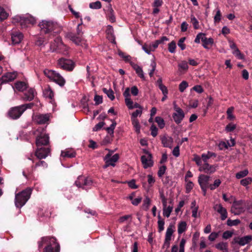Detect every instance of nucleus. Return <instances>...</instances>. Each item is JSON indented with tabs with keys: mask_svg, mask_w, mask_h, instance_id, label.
<instances>
[{
	"mask_svg": "<svg viewBox=\"0 0 252 252\" xmlns=\"http://www.w3.org/2000/svg\"><path fill=\"white\" fill-rule=\"evenodd\" d=\"M32 189L28 188L16 194L15 204L17 208L23 207L30 198Z\"/></svg>",
	"mask_w": 252,
	"mask_h": 252,
	"instance_id": "obj_1",
	"label": "nucleus"
},
{
	"mask_svg": "<svg viewBox=\"0 0 252 252\" xmlns=\"http://www.w3.org/2000/svg\"><path fill=\"white\" fill-rule=\"evenodd\" d=\"M38 26L42 33L47 34L59 28L57 23L51 20H42L38 24Z\"/></svg>",
	"mask_w": 252,
	"mask_h": 252,
	"instance_id": "obj_2",
	"label": "nucleus"
},
{
	"mask_svg": "<svg viewBox=\"0 0 252 252\" xmlns=\"http://www.w3.org/2000/svg\"><path fill=\"white\" fill-rule=\"evenodd\" d=\"M13 21L20 23L22 28L28 27L30 25H33L36 23L34 17L30 15H16L13 18Z\"/></svg>",
	"mask_w": 252,
	"mask_h": 252,
	"instance_id": "obj_3",
	"label": "nucleus"
},
{
	"mask_svg": "<svg viewBox=\"0 0 252 252\" xmlns=\"http://www.w3.org/2000/svg\"><path fill=\"white\" fill-rule=\"evenodd\" d=\"M43 72L46 77L58 84L60 86H64L65 81L59 73L54 70L47 69H45Z\"/></svg>",
	"mask_w": 252,
	"mask_h": 252,
	"instance_id": "obj_4",
	"label": "nucleus"
},
{
	"mask_svg": "<svg viewBox=\"0 0 252 252\" xmlns=\"http://www.w3.org/2000/svg\"><path fill=\"white\" fill-rule=\"evenodd\" d=\"M246 208V203L245 200H240L233 201L231 208V212L235 215H239L244 213Z\"/></svg>",
	"mask_w": 252,
	"mask_h": 252,
	"instance_id": "obj_5",
	"label": "nucleus"
},
{
	"mask_svg": "<svg viewBox=\"0 0 252 252\" xmlns=\"http://www.w3.org/2000/svg\"><path fill=\"white\" fill-rule=\"evenodd\" d=\"M58 67L63 70L71 71L75 66V63L71 60L65 58H61L58 60Z\"/></svg>",
	"mask_w": 252,
	"mask_h": 252,
	"instance_id": "obj_6",
	"label": "nucleus"
},
{
	"mask_svg": "<svg viewBox=\"0 0 252 252\" xmlns=\"http://www.w3.org/2000/svg\"><path fill=\"white\" fill-rule=\"evenodd\" d=\"M75 184L79 188L87 189L92 186L93 181L90 178H86L83 176H80L75 181Z\"/></svg>",
	"mask_w": 252,
	"mask_h": 252,
	"instance_id": "obj_7",
	"label": "nucleus"
},
{
	"mask_svg": "<svg viewBox=\"0 0 252 252\" xmlns=\"http://www.w3.org/2000/svg\"><path fill=\"white\" fill-rule=\"evenodd\" d=\"M111 155V153H109L104 157L105 164L103 166V168H107L109 166L114 167L116 165L115 163L119 160V155L118 154H115L113 156Z\"/></svg>",
	"mask_w": 252,
	"mask_h": 252,
	"instance_id": "obj_8",
	"label": "nucleus"
},
{
	"mask_svg": "<svg viewBox=\"0 0 252 252\" xmlns=\"http://www.w3.org/2000/svg\"><path fill=\"white\" fill-rule=\"evenodd\" d=\"M23 110L20 105L11 108L7 112V116L13 120L19 118L23 113Z\"/></svg>",
	"mask_w": 252,
	"mask_h": 252,
	"instance_id": "obj_9",
	"label": "nucleus"
},
{
	"mask_svg": "<svg viewBox=\"0 0 252 252\" xmlns=\"http://www.w3.org/2000/svg\"><path fill=\"white\" fill-rule=\"evenodd\" d=\"M174 109L175 112L172 115L173 118L177 124H179L184 118L185 113L183 110L176 104H174Z\"/></svg>",
	"mask_w": 252,
	"mask_h": 252,
	"instance_id": "obj_10",
	"label": "nucleus"
},
{
	"mask_svg": "<svg viewBox=\"0 0 252 252\" xmlns=\"http://www.w3.org/2000/svg\"><path fill=\"white\" fill-rule=\"evenodd\" d=\"M144 153L148 155L147 157L146 156H142L141 157V162L143 165V167L145 169H147L148 167H151L153 166L154 162L152 160L153 156L148 151H144Z\"/></svg>",
	"mask_w": 252,
	"mask_h": 252,
	"instance_id": "obj_11",
	"label": "nucleus"
},
{
	"mask_svg": "<svg viewBox=\"0 0 252 252\" xmlns=\"http://www.w3.org/2000/svg\"><path fill=\"white\" fill-rule=\"evenodd\" d=\"M50 152L49 148L37 147L35 152V156L39 159H44L48 157Z\"/></svg>",
	"mask_w": 252,
	"mask_h": 252,
	"instance_id": "obj_12",
	"label": "nucleus"
},
{
	"mask_svg": "<svg viewBox=\"0 0 252 252\" xmlns=\"http://www.w3.org/2000/svg\"><path fill=\"white\" fill-rule=\"evenodd\" d=\"M49 143V135L46 133H41L36 138L35 144L37 147L47 145Z\"/></svg>",
	"mask_w": 252,
	"mask_h": 252,
	"instance_id": "obj_13",
	"label": "nucleus"
},
{
	"mask_svg": "<svg viewBox=\"0 0 252 252\" xmlns=\"http://www.w3.org/2000/svg\"><path fill=\"white\" fill-rule=\"evenodd\" d=\"M252 240V236L251 235H247L244 237H235L232 242V244H238L241 246H244L249 244Z\"/></svg>",
	"mask_w": 252,
	"mask_h": 252,
	"instance_id": "obj_14",
	"label": "nucleus"
},
{
	"mask_svg": "<svg viewBox=\"0 0 252 252\" xmlns=\"http://www.w3.org/2000/svg\"><path fill=\"white\" fill-rule=\"evenodd\" d=\"M17 73L16 72H7L0 78V85L3 83L11 82L16 78Z\"/></svg>",
	"mask_w": 252,
	"mask_h": 252,
	"instance_id": "obj_15",
	"label": "nucleus"
},
{
	"mask_svg": "<svg viewBox=\"0 0 252 252\" xmlns=\"http://www.w3.org/2000/svg\"><path fill=\"white\" fill-rule=\"evenodd\" d=\"M50 115V114H39L35 116V122L39 125L46 124L49 121Z\"/></svg>",
	"mask_w": 252,
	"mask_h": 252,
	"instance_id": "obj_16",
	"label": "nucleus"
},
{
	"mask_svg": "<svg viewBox=\"0 0 252 252\" xmlns=\"http://www.w3.org/2000/svg\"><path fill=\"white\" fill-rule=\"evenodd\" d=\"M198 170L200 172L212 174L216 170V166L214 165H210L208 163H204L202 166L199 167Z\"/></svg>",
	"mask_w": 252,
	"mask_h": 252,
	"instance_id": "obj_17",
	"label": "nucleus"
},
{
	"mask_svg": "<svg viewBox=\"0 0 252 252\" xmlns=\"http://www.w3.org/2000/svg\"><path fill=\"white\" fill-rule=\"evenodd\" d=\"M214 209L220 215V218L222 220H225L227 218V212L225 208L222 207L221 204H216Z\"/></svg>",
	"mask_w": 252,
	"mask_h": 252,
	"instance_id": "obj_18",
	"label": "nucleus"
},
{
	"mask_svg": "<svg viewBox=\"0 0 252 252\" xmlns=\"http://www.w3.org/2000/svg\"><path fill=\"white\" fill-rule=\"evenodd\" d=\"M66 37L77 45H79L82 40V37L75 33L69 32L66 34Z\"/></svg>",
	"mask_w": 252,
	"mask_h": 252,
	"instance_id": "obj_19",
	"label": "nucleus"
},
{
	"mask_svg": "<svg viewBox=\"0 0 252 252\" xmlns=\"http://www.w3.org/2000/svg\"><path fill=\"white\" fill-rule=\"evenodd\" d=\"M56 238L53 237H43L41 238V241L38 242V248L41 249L45 244L48 245V244H51V242L56 243Z\"/></svg>",
	"mask_w": 252,
	"mask_h": 252,
	"instance_id": "obj_20",
	"label": "nucleus"
},
{
	"mask_svg": "<svg viewBox=\"0 0 252 252\" xmlns=\"http://www.w3.org/2000/svg\"><path fill=\"white\" fill-rule=\"evenodd\" d=\"M11 40L13 44H19L23 38V34L20 32H13L11 34Z\"/></svg>",
	"mask_w": 252,
	"mask_h": 252,
	"instance_id": "obj_21",
	"label": "nucleus"
},
{
	"mask_svg": "<svg viewBox=\"0 0 252 252\" xmlns=\"http://www.w3.org/2000/svg\"><path fill=\"white\" fill-rule=\"evenodd\" d=\"M35 90L31 88L24 94L22 99L24 101H32L35 95Z\"/></svg>",
	"mask_w": 252,
	"mask_h": 252,
	"instance_id": "obj_22",
	"label": "nucleus"
},
{
	"mask_svg": "<svg viewBox=\"0 0 252 252\" xmlns=\"http://www.w3.org/2000/svg\"><path fill=\"white\" fill-rule=\"evenodd\" d=\"M76 153L72 149H66L62 151L61 156L63 158H72L76 157Z\"/></svg>",
	"mask_w": 252,
	"mask_h": 252,
	"instance_id": "obj_23",
	"label": "nucleus"
},
{
	"mask_svg": "<svg viewBox=\"0 0 252 252\" xmlns=\"http://www.w3.org/2000/svg\"><path fill=\"white\" fill-rule=\"evenodd\" d=\"M169 39L166 36H162L160 39L155 40L154 42L150 44V48L152 51H154L158 47V45L163 43L165 41H168Z\"/></svg>",
	"mask_w": 252,
	"mask_h": 252,
	"instance_id": "obj_24",
	"label": "nucleus"
},
{
	"mask_svg": "<svg viewBox=\"0 0 252 252\" xmlns=\"http://www.w3.org/2000/svg\"><path fill=\"white\" fill-rule=\"evenodd\" d=\"M161 141L164 147H168L170 148L172 147L173 140L171 137L164 135L161 138Z\"/></svg>",
	"mask_w": 252,
	"mask_h": 252,
	"instance_id": "obj_25",
	"label": "nucleus"
},
{
	"mask_svg": "<svg viewBox=\"0 0 252 252\" xmlns=\"http://www.w3.org/2000/svg\"><path fill=\"white\" fill-rule=\"evenodd\" d=\"M210 176L201 174L198 177V182L200 186H208Z\"/></svg>",
	"mask_w": 252,
	"mask_h": 252,
	"instance_id": "obj_26",
	"label": "nucleus"
},
{
	"mask_svg": "<svg viewBox=\"0 0 252 252\" xmlns=\"http://www.w3.org/2000/svg\"><path fill=\"white\" fill-rule=\"evenodd\" d=\"M14 87L16 90L20 92H23L28 87V85L23 81H18L14 84Z\"/></svg>",
	"mask_w": 252,
	"mask_h": 252,
	"instance_id": "obj_27",
	"label": "nucleus"
},
{
	"mask_svg": "<svg viewBox=\"0 0 252 252\" xmlns=\"http://www.w3.org/2000/svg\"><path fill=\"white\" fill-rule=\"evenodd\" d=\"M202 41L203 42L202 46L205 49H209L210 48L208 46L209 45L212 46L214 44V39L210 38H207L205 35L202 38Z\"/></svg>",
	"mask_w": 252,
	"mask_h": 252,
	"instance_id": "obj_28",
	"label": "nucleus"
},
{
	"mask_svg": "<svg viewBox=\"0 0 252 252\" xmlns=\"http://www.w3.org/2000/svg\"><path fill=\"white\" fill-rule=\"evenodd\" d=\"M215 247L218 250L223 252H228V244L226 242H221L215 245Z\"/></svg>",
	"mask_w": 252,
	"mask_h": 252,
	"instance_id": "obj_29",
	"label": "nucleus"
},
{
	"mask_svg": "<svg viewBox=\"0 0 252 252\" xmlns=\"http://www.w3.org/2000/svg\"><path fill=\"white\" fill-rule=\"evenodd\" d=\"M133 68L135 70L136 73L143 80H145V78L142 68L136 64H132Z\"/></svg>",
	"mask_w": 252,
	"mask_h": 252,
	"instance_id": "obj_30",
	"label": "nucleus"
},
{
	"mask_svg": "<svg viewBox=\"0 0 252 252\" xmlns=\"http://www.w3.org/2000/svg\"><path fill=\"white\" fill-rule=\"evenodd\" d=\"M60 245L58 244L54 249L51 244H48L44 249L43 252H59Z\"/></svg>",
	"mask_w": 252,
	"mask_h": 252,
	"instance_id": "obj_31",
	"label": "nucleus"
},
{
	"mask_svg": "<svg viewBox=\"0 0 252 252\" xmlns=\"http://www.w3.org/2000/svg\"><path fill=\"white\" fill-rule=\"evenodd\" d=\"M112 122V124L110 125L109 127H107L105 128L104 129L107 131V132L110 135L113 136L114 134V130L115 128V127L117 125V123L114 120H111Z\"/></svg>",
	"mask_w": 252,
	"mask_h": 252,
	"instance_id": "obj_32",
	"label": "nucleus"
},
{
	"mask_svg": "<svg viewBox=\"0 0 252 252\" xmlns=\"http://www.w3.org/2000/svg\"><path fill=\"white\" fill-rule=\"evenodd\" d=\"M187 223L183 221L180 222L178 225V232L179 234L183 233L187 229Z\"/></svg>",
	"mask_w": 252,
	"mask_h": 252,
	"instance_id": "obj_33",
	"label": "nucleus"
},
{
	"mask_svg": "<svg viewBox=\"0 0 252 252\" xmlns=\"http://www.w3.org/2000/svg\"><path fill=\"white\" fill-rule=\"evenodd\" d=\"M158 232H160L164 230V220L163 219H162L161 218V217L159 214L158 215Z\"/></svg>",
	"mask_w": 252,
	"mask_h": 252,
	"instance_id": "obj_34",
	"label": "nucleus"
},
{
	"mask_svg": "<svg viewBox=\"0 0 252 252\" xmlns=\"http://www.w3.org/2000/svg\"><path fill=\"white\" fill-rule=\"evenodd\" d=\"M103 92L106 94L107 96L111 100H113L115 99V96L114 95V92L112 89L107 90L106 88L103 89Z\"/></svg>",
	"mask_w": 252,
	"mask_h": 252,
	"instance_id": "obj_35",
	"label": "nucleus"
},
{
	"mask_svg": "<svg viewBox=\"0 0 252 252\" xmlns=\"http://www.w3.org/2000/svg\"><path fill=\"white\" fill-rule=\"evenodd\" d=\"M132 123L135 129V131L139 133L140 131V126L139 123V121L137 119H131Z\"/></svg>",
	"mask_w": 252,
	"mask_h": 252,
	"instance_id": "obj_36",
	"label": "nucleus"
},
{
	"mask_svg": "<svg viewBox=\"0 0 252 252\" xmlns=\"http://www.w3.org/2000/svg\"><path fill=\"white\" fill-rule=\"evenodd\" d=\"M155 121L158 124V126L160 128L162 129L165 126L164 121L161 117H156L155 118Z\"/></svg>",
	"mask_w": 252,
	"mask_h": 252,
	"instance_id": "obj_37",
	"label": "nucleus"
},
{
	"mask_svg": "<svg viewBox=\"0 0 252 252\" xmlns=\"http://www.w3.org/2000/svg\"><path fill=\"white\" fill-rule=\"evenodd\" d=\"M173 210V207L172 206H169L167 207H163V215L164 216L168 218L169 217L171 213L172 212Z\"/></svg>",
	"mask_w": 252,
	"mask_h": 252,
	"instance_id": "obj_38",
	"label": "nucleus"
},
{
	"mask_svg": "<svg viewBox=\"0 0 252 252\" xmlns=\"http://www.w3.org/2000/svg\"><path fill=\"white\" fill-rule=\"evenodd\" d=\"M40 166L47 167V163L45 161L43 160H41V159H40V160L35 163L34 165L32 166V170H35L37 167Z\"/></svg>",
	"mask_w": 252,
	"mask_h": 252,
	"instance_id": "obj_39",
	"label": "nucleus"
},
{
	"mask_svg": "<svg viewBox=\"0 0 252 252\" xmlns=\"http://www.w3.org/2000/svg\"><path fill=\"white\" fill-rule=\"evenodd\" d=\"M151 200L149 197L146 196L143 200V203L142 205L143 209L146 211H147L149 208Z\"/></svg>",
	"mask_w": 252,
	"mask_h": 252,
	"instance_id": "obj_40",
	"label": "nucleus"
},
{
	"mask_svg": "<svg viewBox=\"0 0 252 252\" xmlns=\"http://www.w3.org/2000/svg\"><path fill=\"white\" fill-rule=\"evenodd\" d=\"M190 22L192 23L194 29L196 30L199 28L198 21L193 15L191 16Z\"/></svg>",
	"mask_w": 252,
	"mask_h": 252,
	"instance_id": "obj_41",
	"label": "nucleus"
},
{
	"mask_svg": "<svg viewBox=\"0 0 252 252\" xmlns=\"http://www.w3.org/2000/svg\"><path fill=\"white\" fill-rule=\"evenodd\" d=\"M89 7L91 9H100L101 7V3L99 1L91 2L89 4Z\"/></svg>",
	"mask_w": 252,
	"mask_h": 252,
	"instance_id": "obj_42",
	"label": "nucleus"
},
{
	"mask_svg": "<svg viewBox=\"0 0 252 252\" xmlns=\"http://www.w3.org/2000/svg\"><path fill=\"white\" fill-rule=\"evenodd\" d=\"M249 173V171L247 169L241 171L236 174V178L237 179H241L246 176Z\"/></svg>",
	"mask_w": 252,
	"mask_h": 252,
	"instance_id": "obj_43",
	"label": "nucleus"
},
{
	"mask_svg": "<svg viewBox=\"0 0 252 252\" xmlns=\"http://www.w3.org/2000/svg\"><path fill=\"white\" fill-rule=\"evenodd\" d=\"M241 221L239 219H236L234 220H232L231 219H228L227 220V224L228 226H236L240 224Z\"/></svg>",
	"mask_w": 252,
	"mask_h": 252,
	"instance_id": "obj_44",
	"label": "nucleus"
},
{
	"mask_svg": "<svg viewBox=\"0 0 252 252\" xmlns=\"http://www.w3.org/2000/svg\"><path fill=\"white\" fill-rule=\"evenodd\" d=\"M176 48V42L174 41H172L168 44V49L169 52L171 53H175V49Z\"/></svg>",
	"mask_w": 252,
	"mask_h": 252,
	"instance_id": "obj_45",
	"label": "nucleus"
},
{
	"mask_svg": "<svg viewBox=\"0 0 252 252\" xmlns=\"http://www.w3.org/2000/svg\"><path fill=\"white\" fill-rule=\"evenodd\" d=\"M167 168L165 165H163L159 167L158 171V177L161 178L164 174Z\"/></svg>",
	"mask_w": 252,
	"mask_h": 252,
	"instance_id": "obj_46",
	"label": "nucleus"
},
{
	"mask_svg": "<svg viewBox=\"0 0 252 252\" xmlns=\"http://www.w3.org/2000/svg\"><path fill=\"white\" fill-rule=\"evenodd\" d=\"M232 54L234 55L238 59L244 60V56L241 53L239 49H236L235 50H233Z\"/></svg>",
	"mask_w": 252,
	"mask_h": 252,
	"instance_id": "obj_47",
	"label": "nucleus"
},
{
	"mask_svg": "<svg viewBox=\"0 0 252 252\" xmlns=\"http://www.w3.org/2000/svg\"><path fill=\"white\" fill-rule=\"evenodd\" d=\"M23 175L28 180H32L33 178L32 170L31 171H28L27 172L25 171H23Z\"/></svg>",
	"mask_w": 252,
	"mask_h": 252,
	"instance_id": "obj_48",
	"label": "nucleus"
},
{
	"mask_svg": "<svg viewBox=\"0 0 252 252\" xmlns=\"http://www.w3.org/2000/svg\"><path fill=\"white\" fill-rule=\"evenodd\" d=\"M221 184V181L220 179L215 180L214 184L209 185V188L211 190H213L219 187Z\"/></svg>",
	"mask_w": 252,
	"mask_h": 252,
	"instance_id": "obj_49",
	"label": "nucleus"
},
{
	"mask_svg": "<svg viewBox=\"0 0 252 252\" xmlns=\"http://www.w3.org/2000/svg\"><path fill=\"white\" fill-rule=\"evenodd\" d=\"M188 87V83L186 81H182L180 84L179 86V91L183 93L186 90V89Z\"/></svg>",
	"mask_w": 252,
	"mask_h": 252,
	"instance_id": "obj_50",
	"label": "nucleus"
},
{
	"mask_svg": "<svg viewBox=\"0 0 252 252\" xmlns=\"http://www.w3.org/2000/svg\"><path fill=\"white\" fill-rule=\"evenodd\" d=\"M252 182V179L251 177H247L242 179L240 181L241 184L243 186H247Z\"/></svg>",
	"mask_w": 252,
	"mask_h": 252,
	"instance_id": "obj_51",
	"label": "nucleus"
},
{
	"mask_svg": "<svg viewBox=\"0 0 252 252\" xmlns=\"http://www.w3.org/2000/svg\"><path fill=\"white\" fill-rule=\"evenodd\" d=\"M235 145V141L234 140H231V144L227 145L226 143L225 142H221L219 144V147L221 149L223 148H225L227 149L228 147L233 146Z\"/></svg>",
	"mask_w": 252,
	"mask_h": 252,
	"instance_id": "obj_52",
	"label": "nucleus"
},
{
	"mask_svg": "<svg viewBox=\"0 0 252 252\" xmlns=\"http://www.w3.org/2000/svg\"><path fill=\"white\" fill-rule=\"evenodd\" d=\"M44 93L45 95L50 99H52L54 97V93L50 88L46 89Z\"/></svg>",
	"mask_w": 252,
	"mask_h": 252,
	"instance_id": "obj_53",
	"label": "nucleus"
},
{
	"mask_svg": "<svg viewBox=\"0 0 252 252\" xmlns=\"http://www.w3.org/2000/svg\"><path fill=\"white\" fill-rule=\"evenodd\" d=\"M178 66L179 69L184 70H187L189 67L188 63L185 61H182L180 63H179Z\"/></svg>",
	"mask_w": 252,
	"mask_h": 252,
	"instance_id": "obj_54",
	"label": "nucleus"
},
{
	"mask_svg": "<svg viewBox=\"0 0 252 252\" xmlns=\"http://www.w3.org/2000/svg\"><path fill=\"white\" fill-rule=\"evenodd\" d=\"M8 14L4 8L0 7V19L1 20L6 19L7 18Z\"/></svg>",
	"mask_w": 252,
	"mask_h": 252,
	"instance_id": "obj_55",
	"label": "nucleus"
},
{
	"mask_svg": "<svg viewBox=\"0 0 252 252\" xmlns=\"http://www.w3.org/2000/svg\"><path fill=\"white\" fill-rule=\"evenodd\" d=\"M34 104L32 102L22 104L21 105V107L23 110V112H24L27 109H31L32 108Z\"/></svg>",
	"mask_w": 252,
	"mask_h": 252,
	"instance_id": "obj_56",
	"label": "nucleus"
},
{
	"mask_svg": "<svg viewBox=\"0 0 252 252\" xmlns=\"http://www.w3.org/2000/svg\"><path fill=\"white\" fill-rule=\"evenodd\" d=\"M156 65L157 64L155 61L154 60H152L151 62V63L150 64L151 66L152 67V69L150 70L149 72V76L150 77H152L153 76L154 71L156 70Z\"/></svg>",
	"mask_w": 252,
	"mask_h": 252,
	"instance_id": "obj_57",
	"label": "nucleus"
},
{
	"mask_svg": "<svg viewBox=\"0 0 252 252\" xmlns=\"http://www.w3.org/2000/svg\"><path fill=\"white\" fill-rule=\"evenodd\" d=\"M105 123L104 122H101L96 124L93 128L94 131L99 130L104 125Z\"/></svg>",
	"mask_w": 252,
	"mask_h": 252,
	"instance_id": "obj_58",
	"label": "nucleus"
},
{
	"mask_svg": "<svg viewBox=\"0 0 252 252\" xmlns=\"http://www.w3.org/2000/svg\"><path fill=\"white\" fill-rule=\"evenodd\" d=\"M150 130L151 131V135L155 137L158 135V129L154 125H152L151 126Z\"/></svg>",
	"mask_w": 252,
	"mask_h": 252,
	"instance_id": "obj_59",
	"label": "nucleus"
},
{
	"mask_svg": "<svg viewBox=\"0 0 252 252\" xmlns=\"http://www.w3.org/2000/svg\"><path fill=\"white\" fill-rule=\"evenodd\" d=\"M186 40V37H182L181 38L178 43V45L179 47H180L182 50H184L186 48V45L184 44L185 40Z\"/></svg>",
	"mask_w": 252,
	"mask_h": 252,
	"instance_id": "obj_60",
	"label": "nucleus"
},
{
	"mask_svg": "<svg viewBox=\"0 0 252 252\" xmlns=\"http://www.w3.org/2000/svg\"><path fill=\"white\" fill-rule=\"evenodd\" d=\"M44 38L42 37H38L35 41V44L38 46H41L44 45Z\"/></svg>",
	"mask_w": 252,
	"mask_h": 252,
	"instance_id": "obj_61",
	"label": "nucleus"
},
{
	"mask_svg": "<svg viewBox=\"0 0 252 252\" xmlns=\"http://www.w3.org/2000/svg\"><path fill=\"white\" fill-rule=\"evenodd\" d=\"M233 110V107L229 108L226 111V113L227 115V118L230 120L234 119V116L232 114V111Z\"/></svg>",
	"mask_w": 252,
	"mask_h": 252,
	"instance_id": "obj_62",
	"label": "nucleus"
},
{
	"mask_svg": "<svg viewBox=\"0 0 252 252\" xmlns=\"http://www.w3.org/2000/svg\"><path fill=\"white\" fill-rule=\"evenodd\" d=\"M125 102L126 106L129 109H131L133 108V101L130 99V97H128L125 98Z\"/></svg>",
	"mask_w": 252,
	"mask_h": 252,
	"instance_id": "obj_63",
	"label": "nucleus"
},
{
	"mask_svg": "<svg viewBox=\"0 0 252 252\" xmlns=\"http://www.w3.org/2000/svg\"><path fill=\"white\" fill-rule=\"evenodd\" d=\"M94 101H95V105H99L102 103V97L96 94L94 97Z\"/></svg>",
	"mask_w": 252,
	"mask_h": 252,
	"instance_id": "obj_64",
	"label": "nucleus"
}]
</instances>
